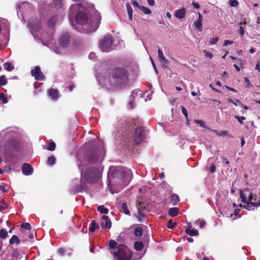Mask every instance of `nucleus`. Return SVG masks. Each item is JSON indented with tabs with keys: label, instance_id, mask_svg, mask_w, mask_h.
Returning <instances> with one entry per match:
<instances>
[{
	"label": "nucleus",
	"instance_id": "nucleus-63",
	"mask_svg": "<svg viewBox=\"0 0 260 260\" xmlns=\"http://www.w3.org/2000/svg\"><path fill=\"white\" fill-rule=\"evenodd\" d=\"M139 205H140L141 210L143 211L144 209H145V207L143 206V204L142 203L139 202L137 204V206Z\"/></svg>",
	"mask_w": 260,
	"mask_h": 260
},
{
	"label": "nucleus",
	"instance_id": "nucleus-16",
	"mask_svg": "<svg viewBox=\"0 0 260 260\" xmlns=\"http://www.w3.org/2000/svg\"><path fill=\"white\" fill-rule=\"evenodd\" d=\"M48 94L53 100H56L59 95L58 91L53 88L49 89L48 91Z\"/></svg>",
	"mask_w": 260,
	"mask_h": 260
},
{
	"label": "nucleus",
	"instance_id": "nucleus-42",
	"mask_svg": "<svg viewBox=\"0 0 260 260\" xmlns=\"http://www.w3.org/2000/svg\"><path fill=\"white\" fill-rule=\"evenodd\" d=\"M20 253L18 249H14L13 250L12 252V256L13 257L17 258L19 256Z\"/></svg>",
	"mask_w": 260,
	"mask_h": 260
},
{
	"label": "nucleus",
	"instance_id": "nucleus-14",
	"mask_svg": "<svg viewBox=\"0 0 260 260\" xmlns=\"http://www.w3.org/2000/svg\"><path fill=\"white\" fill-rule=\"evenodd\" d=\"M22 173L24 175L28 176L32 174L33 168L29 164H24L21 168Z\"/></svg>",
	"mask_w": 260,
	"mask_h": 260
},
{
	"label": "nucleus",
	"instance_id": "nucleus-25",
	"mask_svg": "<svg viewBox=\"0 0 260 260\" xmlns=\"http://www.w3.org/2000/svg\"><path fill=\"white\" fill-rule=\"evenodd\" d=\"M144 245L142 242L136 241L134 243V248L137 251H140L143 249Z\"/></svg>",
	"mask_w": 260,
	"mask_h": 260
},
{
	"label": "nucleus",
	"instance_id": "nucleus-4",
	"mask_svg": "<svg viewBox=\"0 0 260 260\" xmlns=\"http://www.w3.org/2000/svg\"><path fill=\"white\" fill-rule=\"evenodd\" d=\"M111 252L113 255L114 260H131L133 257L132 251L124 244L118 245L116 250Z\"/></svg>",
	"mask_w": 260,
	"mask_h": 260
},
{
	"label": "nucleus",
	"instance_id": "nucleus-24",
	"mask_svg": "<svg viewBox=\"0 0 260 260\" xmlns=\"http://www.w3.org/2000/svg\"><path fill=\"white\" fill-rule=\"evenodd\" d=\"M99 228V225L95 222V221L94 220H92L90 224L89 231L91 233H93L96 229Z\"/></svg>",
	"mask_w": 260,
	"mask_h": 260
},
{
	"label": "nucleus",
	"instance_id": "nucleus-39",
	"mask_svg": "<svg viewBox=\"0 0 260 260\" xmlns=\"http://www.w3.org/2000/svg\"><path fill=\"white\" fill-rule=\"evenodd\" d=\"M176 225V223L173 222L172 219H170L168 221L167 227L168 229H173L175 228Z\"/></svg>",
	"mask_w": 260,
	"mask_h": 260
},
{
	"label": "nucleus",
	"instance_id": "nucleus-38",
	"mask_svg": "<svg viewBox=\"0 0 260 260\" xmlns=\"http://www.w3.org/2000/svg\"><path fill=\"white\" fill-rule=\"evenodd\" d=\"M4 68L8 71H11L14 69V67L12 66L10 62H6L4 64Z\"/></svg>",
	"mask_w": 260,
	"mask_h": 260
},
{
	"label": "nucleus",
	"instance_id": "nucleus-31",
	"mask_svg": "<svg viewBox=\"0 0 260 260\" xmlns=\"http://www.w3.org/2000/svg\"><path fill=\"white\" fill-rule=\"evenodd\" d=\"M98 211L102 214H107L109 212L108 209L104 205L99 206L97 208Z\"/></svg>",
	"mask_w": 260,
	"mask_h": 260
},
{
	"label": "nucleus",
	"instance_id": "nucleus-26",
	"mask_svg": "<svg viewBox=\"0 0 260 260\" xmlns=\"http://www.w3.org/2000/svg\"><path fill=\"white\" fill-rule=\"evenodd\" d=\"M126 10L129 19L132 21L133 19V9L128 3L126 4Z\"/></svg>",
	"mask_w": 260,
	"mask_h": 260
},
{
	"label": "nucleus",
	"instance_id": "nucleus-21",
	"mask_svg": "<svg viewBox=\"0 0 260 260\" xmlns=\"http://www.w3.org/2000/svg\"><path fill=\"white\" fill-rule=\"evenodd\" d=\"M158 54L160 60L162 61V62L164 64H167L168 63V59L165 57L164 53L161 50L158 49Z\"/></svg>",
	"mask_w": 260,
	"mask_h": 260
},
{
	"label": "nucleus",
	"instance_id": "nucleus-27",
	"mask_svg": "<svg viewBox=\"0 0 260 260\" xmlns=\"http://www.w3.org/2000/svg\"><path fill=\"white\" fill-rule=\"evenodd\" d=\"M185 233L190 236H197L199 234L197 230H191L189 228L185 230Z\"/></svg>",
	"mask_w": 260,
	"mask_h": 260
},
{
	"label": "nucleus",
	"instance_id": "nucleus-46",
	"mask_svg": "<svg viewBox=\"0 0 260 260\" xmlns=\"http://www.w3.org/2000/svg\"><path fill=\"white\" fill-rule=\"evenodd\" d=\"M0 100H1L4 104H6L8 102V100L4 93H0Z\"/></svg>",
	"mask_w": 260,
	"mask_h": 260
},
{
	"label": "nucleus",
	"instance_id": "nucleus-20",
	"mask_svg": "<svg viewBox=\"0 0 260 260\" xmlns=\"http://www.w3.org/2000/svg\"><path fill=\"white\" fill-rule=\"evenodd\" d=\"M120 211L123 212L125 214L130 215V211L128 210L126 203H123L120 208Z\"/></svg>",
	"mask_w": 260,
	"mask_h": 260
},
{
	"label": "nucleus",
	"instance_id": "nucleus-30",
	"mask_svg": "<svg viewBox=\"0 0 260 260\" xmlns=\"http://www.w3.org/2000/svg\"><path fill=\"white\" fill-rule=\"evenodd\" d=\"M20 243V241L16 235H13L9 240V243L10 244H13L14 243L19 244Z\"/></svg>",
	"mask_w": 260,
	"mask_h": 260
},
{
	"label": "nucleus",
	"instance_id": "nucleus-59",
	"mask_svg": "<svg viewBox=\"0 0 260 260\" xmlns=\"http://www.w3.org/2000/svg\"><path fill=\"white\" fill-rule=\"evenodd\" d=\"M192 5L197 9H199L200 8V5L198 3H196V2H192Z\"/></svg>",
	"mask_w": 260,
	"mask_h": 260
},
{
	"label": "nucleus",
	"instance_id": "nucleus-18",
	"mask_svg": "<svg viewBox=\"0 0 260 260\" xmlns=\"http://www.w3.org/2000/svg\"><path fill=\"white\" fill-rule=\"evenodd\" d=\"M186 10L184 8L177 10L175 13V16L178 19H182L185 17Z\"/></svg>",
	"mask_w": 260,
	"mask_h": 260
},
{
	"label": "nucleus",
	"instance_id": "nucleus-32",
	"mask_svg": "<svg viewBox=\"0 0 260 260\" xmlns=\"http://www.w3.org/2000/svg\"><path fill=\"white\" fill-rule=\"evenodd\" d=\"M117 246V243L114 240H110L109 241V247L111 249H113L114 251L116 250Z\"/></svg>",
	"mask_w": 260,
	"mask_h": 260
},
{
	"label": "nucleus",
	"instance_id": "nucleus-62",
	"mask_svg": "<svg viewBox=\"0 0 260 260\" xmlns=\"http://www.w3.org/2000/svg\"><path fill=\"white\" fill-rule=\"evenodd\" d=\"M5 204L4 202L0 203V211H2L5 209Z\"/></svg>",
	"mask_w": 260,
	"mask_h": 260
},
{
	"label": "nucleus",
	"instance_id": "nucleus-34",
	"mask_svg": "<svg viewBox=\"0 0 260 260\" xmlns=\"http://www.w3.org/2000/svg\"><path fill=\"white\" fill-rule=\"evenodd\" d=\"M56 161V158L54 156H49L47 161V163L48 165L52 166L53 165Z\"/></svg>",
	"mask_w": 260,
	"mask_h": 260
},
{
	"label": "nucleus",
	"instance_id": "nucleus-51",
	"mask_svg": "<svg viewBox=\"0 0 260 260\" xmlns=\"http://www.w3.org/2000/svg\"><path fill=\"white\" fill-rule=\"evenodd\" d=\"M209 171L212 173H213L216 171V166L213 164H212L210 167Z\"/></svg>",
	"mask_w": 260,
	"mask_h": 260
},
{
	"label": "nucleus",
	"instance_id": "nucleus-58",
	"mask_svg": "<svg viewBox=\"0 0 260 260\" xmlns=\"http://www.w3.org/2000/svg\"><path fill=\"white\" fill-rule=\"evenodd\" d=\"M132 4L134 6V7H137L139 9V7L141 6L140 5H139L138 3L136 1H133L132 2Z\"/></svg>",
	"mask_w": 260,
	"mask_h": 260
},
{
	"label": "nucleus",
	"instance_id": "nucleus-28",
	"mask_svg": "<svg viewBox=\"0 0 260 260\" xmlns=\"http://www.w3.org/2000/svg\"><path fill=\"white\" fill-rule=\"evenodd\" d=\"M134 234L136 237H140L143 234V229L142 227L138 226L134 230Z\"/></svg>",
	"mask_w": 260,
	"mask_h": 260
},
{
	"label": "nucleus",
	"instance_id": "nucleus-54",
	"mask_svg": "<svg viewBox=\"0 0 260 260\" xmlns=\"http://www.w3.org/2000/svg\"><path fill=\"white\" fill-rule=\"evenodd\" d=\"M228 131H221L219 134H218V136H226L228 134Z\"/></svg>",
	"mask_w": 260,
	"mask_h": 260
},
{
	"label": "nucleus",
	"instance_id": "nucleus-47",
	"mask_svg": "<svg viewBox=\"0 0 260 260\" xmlns=\"http://www.w3.org/2000/svg\"><path fill=\"white\" fill-rule=\"evenodd\" d=\"M235 117L238 120L240 124H243V120L246 119L244 116H235Z\"/></svg>",
	"mask_w": 260,
	"mask_h": 260
},
{
	"label": "nucleus",
	"instance_id": "nucleus-56",
	"mask_svg": "<svg viewBox=\"0 0 260 260\" xmlns=\"http://www.w3.org/2000/svg\"><path fill=\"white\" fill-rule=\"evenodd\" d=\"M233 43V42L230 40H225L224 42L223 46H227L229 45H232Z\"/></svg>",
	"mask_w": 260,
	"mask_h": 260
},
{
	"label": "nucleus",
	"instance_id": "nucleus-9",
	"mask_svg": "<svg viewBox=\"0 0 260 260\" xmlns=\"http://www.w3.org/2000/svg\"><path fill=\"white\" fill-rule=\"evenodd\" d=\"M144 128L143 126L136 129L134 140L136 144H140L145 139Z\"/></svg>",
	"mask_w": 260,
	"mask_h": 260
},
{
	"label": "nucleus",
	"instance_id": "nucleus-61",
	"mask_svg": "<svg viewBox=\"0 0 260 260\" xmlns=\"http://www.w3.org/2000/svg\"><path fill=\"white\" fill-rule=\"evenodd\" d=\"M147 3L150 6H153L155 4V2L154 0H147Z\"/></svg>",
	"mask_w": 260,
	"mask_h": 260
},
{
	"label": "nucleus",
	"instance_id": "nucleus-50",
	"mask_svg": "<svg viewBox=\"0 0 260 260\" xmlns=\"http://www.w3.org/2000/svg\"><path fill=\"white\" fill-rule=\"evenodd\" d=\"M218 41V38L216 37L212 39H211L209 42V44L210 45H214L216 44Z\"/></svg>",
	"mask_w": 260,
	"mask_h": 260
},
{
	"label": "nucleus",
	"instance_id": "nucleus-53",
	"mask_svg": "<svg viewBox=\"0 0 260 260\" xmlns=\"http://www.w3.org/2000/svg\"><path fill=\"white\" fill-rule=\"evenodd\" d=\"M0 190H1L4 192H6L8 191L7 189L6 188V185L4 184L0 185Z\"/></svg>",
	"mask_w": 260,
	"mask_h": 260
},
{
	"label": "nucleus",
	"instance_id": "nucleus-57",
	"mask_svg": "<svg viewBox=\"0 0 260 260\" xmlns=\"http://www.w3.org/2000/svg\"><path fill=\"white\" fill-rule=\"evenodd\" d=\"M221 159H222V162L223 163H224L226 165H229V161L226 158L222 156L221 157Z\"/></svg>",
	"mask_w": 260,
	"mask_h": 260
},
{
	"label": "nucleus",
	"instance_id": "nucleus-35",
	"mask_svg": "<svg viewBox=\"0 0 260 260\" xmlns=\"http://www.w3.org/2000/svg\"><path fill=\"white\" fill-rule=\"evenodd\" d=\"M139 9L145 14H150L151 13V11L149 9L143 6H140L139 7Z\"/></svg>",
	"mask_w": 260,
	"mask_h": 260
},
{
	"label": "nucleus",
	"instance_id": "nucleus-6",
	"mask_svg": "<svg viewBox=\"0 0 260 260\" xmlns=\"http://www.w3.org/2000/svg\"><path fill=\"white\" fill-rule=\"evenodd\" d=\"M83 177L88 182L94 183L97 182L100 177L99 167H93L87 168L83 174Z\"/></svg>",
	"mask_w": 260,
	"mask_h": 260
},
{
	"label": "nucleus",
	"instance_id": "nucleus-41",
	"mask_svg": "<svg viewBox=\"0 0 260 260\" xmlns=\"http://www.w3.org/2000/svg\"><path fill=\"white\" fill-rule=\"evenodd\" d=\"M180 108L181 109L182 113L183 115L185 117L186 119L188 120V113L186 109L183 106H181Z\"/></svg>",
	"mask_w": 260,
	"mask_h": 260
},
{
	"label": "nucleus",
	"instance_id": "nucleus-40",
	"mask_svg": "<svg viewBox=\"0 0 260 260\" xmlns=\"http://www.w3.org/2000/svg\"><path fill=\"white\" fill-rule=\"evenodd\" d=\"M21 227L24 229L28 230H31V228L30 223H29L28 222L22 223L21 224Z\"/></svg>",
	"mask_w": 260,
	"mask_h": 260
},
{
	"label": "nucleus",
	"instance_id": "nucleus-36",
	"mask_svg": "<svg viewBox=\"0 0 260 260\" xmlns=\"http://www.w3.org/2000/svg\"><path fill=\"white\" fill-rule=\"evenodd\" d=\"M8 232L4 229L0 230V237L3 239H5L8 237Z\"/></svg>",
	"mask_w": 260,
	"mask_h": 260
},
{
	"label": "nucleus",
	"instance_id": "nucleus-8",
	"mask_svg": "<svg viewBox=\"0 0 260 260\" xmlns=\"http://www.w3.org/2000/svg\"><path fill=\"white\" fill-rule=\"evenodd\" d=\"M113 40L111 35L104 37L101 41L99 47L103 52H109L112 47Z\"/></svg>",
	"mask_w": 260,
	"mask_h": 260
},
{
	"label": "nucleus",
	"instance_id": "nucleus-60",
	"mask_svg": "<svg viewBox=\"0 0 260 260\" xmlns=\"http://www.w3.org/2000/svg\"><path fill=\"white\" fill-rule=\"evenodd\" d=\"M7 79L5 75H2L0 76V81H7Z\"/></svg>",
	"mask_w": 260,
	"mask_h": 260
},
{
	"label": "nucleus",
	"instance_id": "nucleus-7",
	"mask_svg": "<svg viewBox=\"0 0 260 260\" xmlns=\"http://www.w3.org/2000/svg\"><path fill=\"white\" fill-rule=\"evenodd\" d=\"M240 206L249 211L253 210L260 207V197H257L255 194H252V200H250L248 203L244 205L240 204Z\"/></svg>",
	"mask_w": 260,
	"mask_h": 260
},
{
	"label": "nucleus",
	"instance_id": "nucleus-19",
	"mask_svg": "<svg viewBox=\"0 0 260 260\" xmlns=\"http://www.w3.org/2000/svg\"><path fill=\"white\" fill-rule=\"evenodd\" d=\"M179 213V209L177 207L170 208L169 209L168 214L171 217L177 216Z\"/></svg>",
	"mask_w": 260,
	"mask_h": 260
},
{
	"label": "nucleus",
	"instance_id": "nucleus-10",
	"mask_svg": "<svg viewBox=\"0 0 260 260\" xmlns=\"http://www.w3.org/2000/svg\"><path fill=\"white\" fill-rule=\"evenodd\" d=\"M252 193L250 188H246L243 191L240 190V197L242 203L246 204L250 200L252 199Z\"/></svg>",
	"mask_w": 260,
	"mask_h": 260
},
{
	"label": "nucleus",
	"instance_id": "nucleus-13",
	"mask_svg": "<svg viewBox=\"0 0 260 260\" xmlns=\"http://www.w3.org/2000/svg\"><path fill=\"white\" fill-rule=\"evenodd\" d=\"M70 35L69 33L62 35L59 38V45L62 47H67L70 42Z\"/></svg>",
	"mask_w": 260,
	"mask_h": 260
},
{
	"label": "nucleus",
	"instance_id": "nucleus-29",
	"mask_svg": "<svg viewBox=\"0 0 260 260\" xmlns=\"http://www.w3.org/2000/svg\"><path fill=\"white\" fill-rule=\"evenodd\" d=\"M171 201L173 206L176 205L179 201V196L177 194H173L171 197Z\"/></svg>",
	"mask_w": 260,
	"mask_h": 260
},
{
	"label": "nucleus",
	"instance_id": "nucleus-43",
	"mask_svg": "<svg viewBox=\"0 0 260 260\" xmlns=\"http://www.w3.org/2000/svg\"><path fill=\"white\" fill-rule=\"evenodd\" d=\"M228 102L234 104L235 106H237L238 105H240L241 104V102L239 100H236L235 101L233 100L232 99H229L228 100Z\"/></svg>",
	"mask_w": 260,
	"mask_h": 260
},
{
	"label": "nucleus",
	"instance_id": "nucleus-5",
	"mask_svg": "<svg viewBox=\"0 0 260 260\" xmlns=\"http://www.w3.org/2000/svg\"><path fill=\"white\" fill-rule=\"evenodd\" d=\"M109 74L115 80L121 81L128 80L129 73L124 67H116L111 70Z\"/></svg>",
	"mask_w": 260,
	"mask_h": 260
},
{
	"label": "nucleus",
	"instance_id": "nucleus-1",
	"mask_svg": "<svg viewBox=\"0 0 260 260\" xmlns=\"http://www.w3.org/2000/svg\"><path fill=\"white\" fill-rule=\"evenodd\" d=\"M76 22L82 25H88L87 30L86 32H93L97 29L101 20L100 14L96 11L90 15V24L88 23L89 18L87 14L83 12H78L75 17Z\"/></svg>",
	"mask_w": 260,
	"mask_h": 260
},
{
	"label": "nucleus",
	"instance_id": "nucleus-2",
	"mask_svg": "<svg viewBox=\"0 0 260 260\" xmlns=\"http://www.w3.org/2000/svg\"><path fill=\"white\" fill-rule=\"evenodd\" d=\"M105 154L104 146L102 144H94L86 152L84 160L89 165L101 164Z\"/></svg>",
	"mask_w": 260,
	"mask_h": 260
},
{
	"label": "nucleus",
	"instance_id": "nucleus-12",
	"mask_svg": "<svg viewBox=\"0 0 260 260\" xmlns=\"http://www.w3.org/2000/svg\"><path fill=\"white\" fill-rule=\"evenodd\" d=\"M142 91L140 90H134L132 92L131 95V100L129 102L130 108L132 109L135 105L136 100L139 99L141 97Z\"/></svg>",
	"mask_w": 260,
	"mask_h": 260
},
{
	"label": "nucleus",
	"instance_id": "nucleus-44",
	"mask_svg": "<svg viewBox=\"0 0 260 260\" xmlns=\"http://www.w3.org/2000/svg\"><path fill=\"white\" fill-rule=\"evenodd\" d=\"M229 4L231 7H236L239 5V2L237 0H230Z\"/></svg>",
	"mask_w": 260,
	"mask_h": 260
},
{
	"label": "nucleus",
	"instance_id": "nucleus-15",
	"mask_svg": "<svg viewBox=\"0 0 260 260\" xmlns=\"http://www.w3.org/2000/svg\"><path fill=\"white\" fill-rule=\"evenodd\" d=\"M202 21L203 16L200 13H199L198 19L194 21L193 25L199 31H201L203 29Z\"/></svg>",
	"mask_w": 260,
	"mask_h": 260
},
{
	"label": "nucleus",
	"instance_id": "nucleus-52",
	"mask_svg": "<svg viewBox=\"0 0 260 260\" xmlns=\"http://www.w3.org/2000/svg\"><path fill=\"white\" fill-rule=\"evenodd\" d=\"M199 226L201 228H203L204 225H205V221L204 220H199L197 221Z\"/></svg>",
	"mask_w": 260,
	"mask_h": 260
},
{
	"label": "nucleus",
	"instance_id": "nucleus-48",
	"mask_svg": "<svg viewBox=\"0 0 260 260\" xmlns=\"http://www.w3.org/2000/svg\"><path fill=\"white\" fill-rule=\"evenodd\" d=\"M194 122L196 124H199L202 127H205V123L201 120H195Z\"/></svg>",
	"mask_w": 260,
	"mask_h": 260
},
{
	"label": "nucleus",
	"instance_id": "nucleus-11",
	"mask_svg": "<svg viewBox=\"0 0 260 260\" xmlns=\"http://www.w3.org/2000/svg\"><path fill=\"white\" fill-rule=\"evenodd\" d=\"M31 75L37 80H44L45 76L43 74L39 66H36L34 69L31 70Z\"/></svg>",
	"mask_w": 260,
	"mask_h": 260
},
{
	"label": "nucleus",
	"instance_id": "nucleus-37",
	"mask_svg": "<svg viewBox=\"0 0 260 260\" xmlns=\"http://www.w3.org/2000/svg\"><path fill=\"white\" fill-rule=\"evenodd\" d=\"M56 144L54 142H50L47 147V149L49 151H54L55 149Z\"/></svg>",
	"mask_w": 260,
	"mask_h": 260
},
{
	"label": "nucleus",
	"instance_id": "nucleus-45",
	"mask_svg": "<svg viewBox=\"0 0 260 260\" xmlns=\"http://www.w3.org/2000/svg\"><path fill=\"white\" fill-rule=\"evenodd\" d=\"M66 249L63 247L59 248L57 250V253L60 255H63L66 252Z\"/></svg>",
	"mask_w": 260,
	"mask_h": 260
},
{
	"label": "nucleus",
	"instance_id": "nucleus-55",
	"mask_svg": "<svg viewBox=\"0 0 260 260\" xmlns=\"http://www.w3.org/2000/svg\"><path fill=\"white\" fill-rule=\"evenodd\" d=\"M240 31H239V32H240V35L241 37H243V36L244 35V27L243 26H240Z\"/></svg>",
	"mask_w": 260,
	"mask_h": 260
},
{
	"label": "nucleus",
	"instance_id": "nucleus-23",
	"mask_svg": "<svg viewBox=\"0 0 260 260\" xmlns=\"http://www.w3.org/2000/svg\"><path fill=\"white\" fill-rule=\"evenodd\" d=\"M108 83V86L107 87V89L110 90H116L118 88L117 86L120 84L121 82H107Z\"/></svg>",
	"mask_w": 260,
	"mask_h": 260
},
{
	"label": "nucleus",
	"instance_id": "nucleus-64",
	"mask_svg": "<svg viewBox=\"0 0 260 260\" xmlns=\"http://www.w3.org/2000/svg\"><path fill=\"white\" fill-rule=\"evenodd\" d=\"M255 69L260 72V63L258 62L255 66Z\"/></svg>",
	"mask_w": 260,
	"mask_h": 260
},
{
	"label": "nucleus",
	"instance_id": "nucleus-22",
	"mask_svg": "<svg viewBox=\"0 0 260 260\" xmlns=\"http://www.w3.org/2000/svg\"><path fill=\"white\" fill-rule=\"evenodd\" d=\"M57 19L58 17L56 15L53 16L52 17L49 18V19L48 21V26L50 27H53L56 22L57 21Z\"/></svg>",
	"mask_w": 260,
	"mask_h": 260
},
{
	"label": "nucleus",
	"instance_id": "nucleus-49",
	"mask_svg": "<svg viewBox=\"0 0 260 260\" xmlns=\"http://www.w3.org/2000/svg\"><path fill=\"white\" fill-rule=\"evenodd\" d=\"M204 53L206 57H208L210 59H211L213 56L212 53L208 52L206 50L204 51Z\"/></svg>",
	"mask_w": 260,
	"mask_h": 260
},
{
	"label": "nucleus",
	"instance_id": "nucleus-3",
	"mask_svg": "<svg viewBox=\"0 0 260 260\" xmlns=\"http://www.w3.org/2000/svg\"><path fill=\"white\" fill-rule=\"evenodd\" d=\"M126 172L124 168L120 167H110L108 173V179L110 184L113 186L123 188L126 185L124 178Z\"/></svg>",
	"mask_w": 260,
	"mask_h": 260
},
{
	"label": "nucleus",
	"instance_id": "nucleus-33",
	"mask_svg": "<svg viewBox=\"0 0 260 260\" xmlns=\"http://www.w3.org/2000/svg\"><path fill=\"white\" fill-rule=\"evenodd\" d=\"M111 225L112 223L110 219L106 220L105 223L102 222L101 223V226L103 229H109L111 228Z\"/></svg>",
	"mask_w": 260,
	"mask_h": 260
},
{
	"label": "nucleus",
	"instance_id": "nucleus-17",
	"mask_svg": "<svg viewBox=\"0 0 260 260\" xmlns=\"http://www.w3.org/2000/svg\"><path fill=\"white\" fill-rule=\"evenodd\" d=\"M137 210H138V213L137 215H135V216L139 221H141L143 219L145 218V217L146 216V214H145L143 212V211L141 210L140 205L137 206Z\"/></svg>",
	"mask_w": 260,
	"mask_h": 260
}]
</instances>
